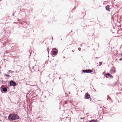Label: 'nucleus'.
Masks as SVG:
<instances>
[{"mask_svg":"<svg viewBox=\"0 0 122 122\" xmlns=\"http://www.w3.org/2000/svg\"><path fill=\"white\" fill-rule=\"evenodd\" d=\"M19 118V116L15 113L10 114L8 117V119L10 120H17Z\"/></svg>","mask_w":122,"mask_h":122,"instance_id":"obj_1","label":"nucleus"},{"mask_svg":"<svg viewBox=\"0 0 122 122\" xmlns=\"http://www.w3.org/2000/svg\"><path fill=\"white\" fill-rule=\"evenodd\" d=\"M52 54L54 55H56L58 53V50L56 48H53L52 51Z\"/></svg>","mask_w":122,"mask_h":122,"instance_id":"obj_2","label":"nucleus"},{"mask_svg":"<svg viewBox=\"0 0 122 122\" xmlns=\"http://www.w3.org/2000/svg\"><path fill=\"white\" fill-rule=\"evenodd\" d=\"M92 71H93L90 69L84 70L82 71V72L84 73H91Z\"/></svg>","mask_w":122,"mask_h":122,"instance_id":"obj_3","label":"nucleus"},{"mask_svg":"<svg viewBox=\"0 0 122 122\" xmlns=\"http://www.w3.org/2000/svg\"><path fill=\"white\" fill-rule=\"evenodd\" d=\"M10 84L11 86H15L16 85V83L12 80H11L10 81Z\"/></svg>","mask_w":122,"mask_h":122,"instance_id":"obj_4","label":"nucleus"},{"mask_svg":"<svg viewBox=\"0 0 122 122\" xmlns=\"http://www.w3.org/2000/svg\"><path fill=\"white\" fill-rule=\"evenodd\" d=\"M90 97V95L88 93H86L85 95L84 98L86 99H89Z\"/></svg>","mask_w":122,"mask_h":122,"instance_id":"obj_5","label":"nucleus"},{"mask_svg":"<svg viewBox=\"0 0 122 122\" xmlns=\"http://www.w3.org/2000/svg\"><path fill=\"white\" fill-rule=\"evenodd\" d=\"M110 72L111 73H114L115 72V68H112L110 70Z\"/></svg>","mask_w":122,"mask_h":122,"instance_id":"obj_6","label":"nucleus"},{"mask_svg":"<svg viewBox=\"0 0 122 122\" xmlns=\"http://www.w3.org/2000/svg\"><path fill=\"white\" fill-rule=\"evenodd\" d=\"M106 10L108 11H110L109 9V5H107L106 7H105Z\"/></svg>","mask_w":122,"mask_h":122,"instance_id":"obj_7","label":"nucleus"},{"mask_svg":"<svg viewBox=\"0 0 122 122\" xmlns=\"http://www.w3.org/2000/svg\"><path fill=\"white\" fill-rule=\"evenodd\" d=\"M106 76H109L111 78H112L113 77V76L112 75H110L109 73H107V74H106Z\"/></svg>","mask_w":122,"mask_h":122,"instance_id":"obj_8","label":"nucleus"},{"mask_svg":"<svg viewBox=\"0 0 122 122\" xmlns=\"http://www.w3.org/2000/svg\"><path fill=\"white\" fill-rule=\"evenodd\" d=\"M2 90L3 92H5L7 91V89L6 87H4L3 88Z\"/></svg>","mask_w":122,"mask_h":122,"instance_id":"obj_9","label":"nucleus"},{"mask_svg":"<svg viewBox=\"0 0 122 122\" xmlns=\"http://www.w3.org/2000/svg\"><path fill=\"white\" fill-rule=\"evenodd\" d=\"M89 122H97V120L93 119L90 121Z\"/></svg>","mask_w":122,"mask_h":122,"instance_id":"obj_10","label":"nucleus"},{"mask_svg":"<svg viewBox=\"0 0 122 122\" xmlns=\"http://www.w3.org/2000/svg\"><path fill=\"white\" fill-rule=\"evenodd\" d=\"M37 67V66L35 65L33 67V69H34V71H36V69H35V68H36Z\"/></svg>","mask_w":122,"mask_h":122,"instance_id":"obj_11","label":"nucleus"},{"mask_svg":"<svg viewBox=\"0 0 122 122\" xmlns=\"http://www.w3.org/2000/svg\"><path fill=\"white\" fill-rule=\"evenodd\" d=\"M8 71L9 72H8L9 73H14V72L13 71H12L10 70L9 71Z\"/></svg>","mask_w":122,"mask_h":122,"instance_id":"obj_12","label":"nucleus"},{"mask_svg":"<svg viewBox=\"0 0 122 122\" xmlns=\"http://www.w3.org/2000/svg\"><path fill=\"white\" fill-rule=\"evenodd\" d=\"M4 75L6 76H7L8 77H10V76L9 75L7 74H4Z\"/></svg>","mask_w":122,"mask_h":122,"instance_id":"obj_13","label":"nucleus"},{"mask_svg":"<svg viewBox=\"0 0 122 122\" xmlns=\"http://www.w3.org/2000/svg\"><path fill=\"white\" fill-rule=\"evenodd\" d=\"M102 64V63L101 62H100L99 63V65L100 66Z\"/></svg>","mask_w":122,"mask_h":122,"instance_id":"obj_14","label":"nucleus"},{"mask_svg":"<svg viewBox=\"0 0 122 122\" xmlns=\"http://www.w3.org/2000/svg\"><path fill=\"white\" fill-rule=\"evenodd\" d=\"M38 74H41V72L40 71V70H38Z\"/></svg>","mask_w":122,"mask_h":122,"instance_id":"obj_15","label":"nucleus"},{"mask_svg":"<svg viewBox=\"0 0 122 122\" xmlns=\"http://www.w3.org/2000/svg\"><path fill=\"white\" fill-rule=\"evenodd\" d=\"M78 49L79 51H80L81 50V48H78Z\"/></svg>","mask_w":122,"mask_h":122,"instance_id":"obj_16","label":"nucleus"},{"mask_svg":"<svg viewBox=\"0 0 122 122\" xmlns=\"http://www.w3.org/2000/svg\"><path fill=\"white\" fill-rule=\"evenodd\" d=\"M122 60V58H121L120 59H119L120 61H121Z\"/></svg>","mask_w":122,"mask_h":122,"instance_id":"obj_17","label":"nucleus"},{"mask_svg":"<svg viewBox=\"0 0 122 122\" xmlns=\"http://www.w3.org/2000/svg\"><path fill=\"white\" fill-rule=\"evenodd\" d=\"M83 44H85L84 43H83V44H81V45H83Z\"/></svg>","mask_w":122,"mask_h":122,"instance_id":"obj_18","label":"nucleus"},{"mask_svg":"<svg viewBox=\"0 0 122 122\" xmlns=\"http://www.w3.org/2000/svg\"><path fill=\"white\" fill-rule=\"evenodd\" d=\"M14 14H15V13H14L13 14V16L14 15Z\"/></svg>","mask_w":122,"mask_h":122,"instance_id":"obj_19","label":"nucleus"},{"mask_svg":"<svg viewBox=\"0 0 122 122\" xmlns=\"http://www.w3.org/2000/svg\"><path fill=\"white\" fill-rule=\"evenodd\" d=\"M74 50H72V52H74Z\"/></svg>","mask_w":122,"mask_h":122,"instance_id":"obj_20","label":"nucleus"},{"mask_svg":"<svg viewBox=\"0 0 122 122\" xmlns=\"http://www.w3.org/2000/svg\"><path fill=\"white\" fill-rule=\"evenodd\" d=\"M83 119V118H80V119Z\"/></svg>","mask_w":122,"mask_h":122,"instance_id":"obj_21","label":"nucleus"},{"mask_svg":"<svg viewBox=\"0 0 122 122\" xmlns=\"http://www.w3.org/2000/svg\"><path fill=\"white\" fill-rule=\"evenodd\" d=\"M75 7H74V8L73 9L74 10V9H75Z\"/></svg>","mask_w":122,"mask_h":122,"instance_id":"obj_22","label":"nucleus"},{"mask_svg":"<svg viewBox=\"0 0 122 122\" xmlns=\"http://www.w3.org/2000/svg\"><path fill=\"white\" fill-rule=\"evenodd\" d=\"M54 80H53V81H53V82H54Z\"/></svg>","mask_w":122,"mask_h":122,"instance_id":"obj_23","label":"nucleus"},{"mask_svg":"<svg viewBox=\"0 0 122 122\" xmlns=\"http://www.w3.org/2000/svg\"><path fill=\"white\" fill-rule=\"evenodd\" d=\"M66 103H67L66 102H65V103L66 104Z\"/></svg>","mask_w":122,"mask_h":122,"instance_id":"obj_24","label":"nucleus"},{"mask_svg":"<svg viewBox=\"0 0 122 122\" xmlns=\"http://www.w3.org/2000/svg\"><path fill=\"white\" fill-rule=\"evenodd\" d=\"M48 52L49 53V51L48 50Z\"/></svg>","mask_w":122,"mask_h":122,"instance_id":"obj_25","label":"nucleus"},{"mask_svg":"<svg viewBox=\"0 0 122 122\" xmlns=\"http://www.w3.org/2000/svg\"><path fill=\"white\" fill-rule=\"evenodd\" d=\"M53 39V37H52V40Z\"/></svg>","mask_w":122,"mask_h":122,"instance_id":"obj_26","label":"nucleus"},{"mask_svg":"<svg viewBox=\"0 0 122 122\" xmlns=\"http://www.w3.org/2000/svg\"><path fill=\"white\" fill-rule=\"evenodd\" d=\"M60 77H59V79H60Z\"/></svg>","mask_w":122,"mask_h":122,"instance_id":"obj_27","label":"nucleus"},{"mask_svg":"<svg viewBox=\"0 0 122 122\" xmlns=\"http://www.w3.org/2000/svg\"><path fill=\"white\" fill-rule=\"evenodd\" d=\"M95 91H96V90L95 89Z\"/></svg>","mask_w":122,"mask_h":122,"instance_id":"obj_28","label":"nucleus"},{"mask_svg":"<svg viewBox=\"0 0 122 122\" xmlns=\"http://www.w3.org/2000/svg\"><path fill=\"white\" fill-rule=\"evenodd\" d=\"M97 57H96V58H97Z\"/></svg>","mask_w":122,"mask_h":122,"instance_id":"obj_29","label":"nucleus"},{"mask_svg":"<svg viewBox=\"0 0 122 122\" xmlns=\"http://www.w3.org/2000/svg\"><path fill=\"white\" fill-rule=\"evenodd\" d=\"M46 97H46H45V98Z\"/></svg>","mask_w":122,"mask_h":122,"instance_id":"obj_30","label":"nucleus"}]
</instances>
